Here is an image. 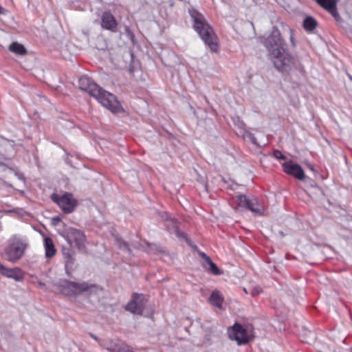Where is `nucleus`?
<instances>
[{"label": "nucleus", "instance_id": "f257e3e1", "mask_svg": "<svg viewBox=\"0 0 352 352\" xmlns=\"http://www.w3.org/2000/svg\"><path fill=\"white\" fill-rule=\"evenodd\" d=\"M78 83L80 89L88 92L111 112L118 113L122 111V108L116 96L104 90L88 76H82L80 77Z\"/></svg>", "mask_w": 352, "mask_h": 352}, {"label": "nucleus", "instance_id": "f03ea898", "mask_svg": "<svg viewBox=\"0 0 352 352\" xmlns=\"http://www.w3.org/2000/svg\"><path fill=\"white\" fill-rule=\"evenodd\" d=\"M188 13L193 21V28L204 43L211 51L217 50V38L212 27L208 23L204 16L195 9H188Z\"/></svg>", "mask_w": 352, "mask_h": 352}, {"label": "nucleus", "instance_id": "7ed1b4c3", "mask_svg": "<svg viewBox=\"0 0 352 352\" xmlns=\"http://www.w3.org/2000/svg\"><path fill=\"white\" fill-rule=\"evenodd\" d=\"M272 56V61L275 68L283 73H288L294 69L300 74L304 72V67L297 56L290 54L287 50H283L278 54Z\"/></svg>", "mask_w": 352, "mask_h": 352}, {"label": "nucleus", "instance_id": "20e7f679", "mask_svg": "<svg viewBox=\"0 0 352 352\" xmlns=\"http://www.w3.org/2000/svg\"><path fill=\"white\" fill-rule=\"evenodd\" d=\"M57 286L60 292L67 296H78L83 292H88L89 294H96L99 289L98 286L95 284H89L85 281L77 283L66 279L60 280Z\"/></svg>", "mask_w": 352, "mask_h": 352}, {"label": "nucleus", "instance_id": "39448f33", "mask_svg": "<svg viewBox=\"0 0 352 352\" xmlns=\"http://www.w3.org/2000/svg\"><path fill=\"white\" fill-rule=\"evenodd\" d=\"M28 243L25 239L17 236L10 239L9 244L5 248L3 256L9 261L14 262L24 254Z\"/></svg>", "mask_w": 352, "mask_h": 352}, {"label": "nucleus", "instance_id": "423d86ee", "mask_svg": "<svg viewBox=\"0 0 352 352\" xmlns=\"http://www.w3.org/2000/svg\"><path fill=\"white\" fill-rule=\"evenodd\" d=\"M263 45L271 56L278 54L280 52L287 48L286 43L281 38L280 33L276 27L273 28L271 34L264 40Z\"/></svg>", "mask_w": 352, "mask_h": 352}, {"label": "nucleus", "instance_id": "0eeeda50", "mask_svg": "<svg viewBox=\"0 0 352 352\" xmlns=\"http://www.w3.org/2000/svg\"><path fill=\"white\" fill-rule=\"evenodd\" d=\"M51 199L67 214L72 212L78 204V201L69 192H65L62 196L53 193L51 195Z\"/></svg>", "mask_w": 352, "mask_h": 352}, {"label": "nucleus", "instance_id": "6e6552de", "mask_svg": "<svg viewBox=\"0 0 352 352\" xmlns=\"http://www.w3.org/2000/svg\"><path fill=\"white\" fill-rule=\"evenodd\" d=\"M65 238L68 244L72 245V243H74L80 252H87L86 237L81 230L69 228L67 230Z\"/></svg>", "mask_w": 352, "mask_h": 352}, {"label": "nucleus", "instance_id": "1a4fd4ad", "mask_svg": "<svg viewBox=\"0 0 352 352\" xmlns=\"http://www.w3.org/2000/svg\"><path fill=\"white\" fill-rule=\"evenodd\" d=\"M228 336L231 340H236L239 345L248 343L250 338L248 330L237 323L234 324L232 329L228 331Z\"/></svg>", "mask_w": 352, "mask_h": 352}, {"label": "nucleus", "instance_id": "9d476101", "mask_svg": "<svg viewBox=\"0 0 352 352\" xmlns=\"http://www.w3.org/2000/svg\"><path fill=\"white\" fill-rule=\"evenodd\" d=\"M161 217L166 221L165 226L168 232L175 234L179 239L188 241L186 234L179 230V222L176 219L171 217L167 212H163Z\"/></svg>", "mask_w": 352, "mask_h": 352}, {"label": "nucleus", "instance_id": "9b49d317", "mask_svg": "<svg viewBox=\"0 0 352 352\" xmlns=\"http://www.w3.org/2000/svg\"><path fill=\"white\" fill-rule=\"evenodd\" d=\"M202 327L204 331V336L201 345L204 346H210L219 338V332L217 331V327L213 324L204 325Z\"/></svg>", "mask_w": 352, "mask_h": 352}, {"label": "nucleus", "instance_id": "f8f14e48", "mask_svg": "<svg viewBox=\"0 0 352 352\" xmlns=\"http://www.w3.org/2000/svg\"><path fill=\"white\" fill-rule=\"evenodd\" d=\"M282 166L283 170L286 173L295 177L299 180H304L305 179L306 177L304 171L299 164H296L290 160L283 163Z\"/></svg>", "mask_w": 352, "mask_h": 352}, {"label": "nucleus", "instance_id": "ddd939ff", "mask_svg": "<svg viewBox=\"0 0 352 352\" xmlns=\"http://www.w3.org/2000/svg\"><path fill=\"white\" fill-rule=\"evenodd\" d=\"M62 252L65 259V272L67 275H70L74 270V264L75 263L74 251L72 249V245L68 244L67 246H63Z\"/></svg>", "mask_w": 352, "mask_h": 352}, {"label": "nucleus", "instance_id": "4468645a", "mask_svg": "<svg viewBox=\"0 0 352 352\" xmlns=\"http://www.w3.org/2000/svg\"><path fill=\"white\" fill-rule=\"evenodd\" d=\"M103 346L104 349L110 352H133L131 346L118 339L105 342Z\"/></svg>", "mask_w": 352, "mask_h": 352}, {"label": "nucleus", "instance_id": "2eb2a0df", "mask_svg": "<svg viewBox=\"0 0 352 352\" xmlns=\"http://www.w3.org/2000/svg\"><path fill=\"white\" fill-rule=\"evenodd\" d=\"M125 309L133 314L141 315L144 311L142 296L134 294L132 300L126 305Z\"/></svg>", "mask_w": 352, "mask_h": 352}, {"label": "nucleus", "instance_id": "dca6fc26", "mask_svg": "<svg viewBox=\"0 0 352 352\" xmlns=\"http://www.w3.org/2000/svg\"><path fill=\"white\" fill-rule=\"evenodd\" d=\"M100 25L102 29L115 32L117 30L118 23L111 12H104L101 16Z\"/></svg>", "mask_w": 352, "mask_h": 352}, {"label": "nucleus", "instance_id": "f3484780", "mask_svg": "<svg viewBox=\"0 0 352 352\" xmlns=\"http://www.w3.org/2000/svg\"><path fill=\"white\" fill-rule=\"evenodd\" d=\"M322 7L324 10L328 11L335 20L338 22L341 21V17L337 11V0H314Z\"/></svg>", "mask_w": 352, "mask_h": 352}, {"label": "nucleus", "instance_id": "a211bd4d", "mask_svg": "<svg viewBox=\"0 0 352 352\" xmlns=\"http://www.w3.org/2000/svg\"><path fill=\"white\" fill-rule=\"evenodd\" d=\"M238 204L239 206L247 208L248 210L255 212L261 213V209L258 208V204L255 199H248L244 195H239L237 197Z\"/></svg>", "mask_w": 352, "mask_h": 352}, {"label": "nucleus", "instance_id": "6ab92c4d", "mask_svg": "<svg viewBox=\"0 0 352 352\" xmlns=\"http://www.w3.org/2000/svg\"><path fill=\"white\" fill-rule=\"evenodd\" d=\"M0 274L8 278H13L16 280H20L23 278L22 272L19 269H8L1 263H0Z\"/></svg>", "mask_w": 352, "mask_h": 352}, {"label": "nucleus", "instance_id": "aec40b11", "mask_svg": "<svg viewBox=\"0 0 352 352\" xmlns=\"http://www.w3.org/2000/svg\"><path fill=\"white\" fill-rule=\"evenodd\" d=\"M44 246L45 250V256L47 258H51L56 254V250L51 238H44Z\"/></svg>", "mask_w": 352, "mask_h": 352}, {"label": "nucleus", "instance_id": "412c9836", "mask_svg": "<svg viewBox=\"0 0 352 352\" xmlns=\"http://www.w3.org/2000/svg\"><path fill=\"white\" fill-rule=\"evenodd\" d=\"M223 300L222 295L217 290H214L209 298L210 303L219 309L222 307Z\"/></svg>", "mask_w": 352, "mask_h": 352}, {"label": "nucleus", "instance_id": "4be33fe9", "mask_svg": "<svg viewBox=\"0 0 352 352\" xmlns=\"http://www.w3.org/2000/svg\"><path fill=\"white\" fill-rule=\"evenodd\" d=\"M300 337L302 338V342L308 344H311L316 340V333L305 327L302 329Z\"/></svg>", "mask_w": 352, "mask_h": 352}, {"label": "nucleus", "instance_id": "5701e85b", "mask_svg": "<svg viewBox=\"0 0 352 352\" xmlns=\"http://www.w3.org/2000/svg\"><path fill=\"white\" fill-rule=\"evenodd\" d=\"M317 25V21L311 16H306L303 21V28L307 31L314 30Z\"/></svg>", "mask_w": 352, "mask_h": 352}, {"label": "nucleus", "instance_id": "b1692460", "mask_svg": "<svg viewBox=\"0 0 352 352\" xmlns=\"http://www.w3.org/2000/svg\"><path fill=\"white\" fill-rule=\"evenodd\" d=\"M9 50L19 55H25L27 50L25 47L17 42H13L8 47Z\"/></svg>", "mask_w": 352, "mask_h": 352}, {"label": "nucleus", "instance_id": "393cba45", "mask_svg": "<svg viewBox=\"0 0 352 352\" xmlns=\"http://www.w3.org/2000/svg\"><path fill=\"white\" fill-rule=\"evenodd\" d=\"M208 266L206 270L214 275H220L223 273L212 261Z\"/></svg>", "mask_w": 352, "mask_h": 352}, {"label": "nucleus", "instance_id": "a878e982", "mask_svg": "<svg viewBox=\"0 0 352 352\" xmlns=\"http://www.w3.org/2000/svg\"><path fill=\"white\" fill-rule=\"evenodd\" d=\"M200 257L204 260L203 267L206 269L207 266L211 263L212 261L211 258L207 256L204 252H199Z\"/></svg>", "mask_w": 352, "mask_h": 352}, {"label": "nucleus", "instance_id": "bb28decb", "mask_svg": "<svg viewBox=\"0 0 352 352\" xmlns=\"http://www.w3.org/2000/svg\"><path fill=\"white\" fill-rule=\"evenodd\" d=\"M117 244L120 249L126 250L129 252H131V250L129 247V244L126 242L122 240L121 239H117Z\"/></svg>", "mask_w": 352, "mask_h": 352}, {"label": "nucleus", "instance_id": "cd10ccee", "mask_svg": "<svg viewBox=\"0 0 352 352\" xmlns=\"http://www.w3.org/2000/svg\"><path fill=\"white\" fill-rule=\"evenodd\" d=\"M273 155L275 158L278 160H285L286 157L278 150H274Z\"/></svg>", "mask_w": 352, "mask_h": 352}, {"label": "nucleus", "instance_id": "c85d7f7f", "mask_svg": "<svg viewBox=\"0 0 352 352\" xmlns=\"http://www.w3.org/2000/svg\"><path fill=\"white\" fill-rule=\"evenodd\" d=\"M251 292L252 296L258 295L260 293L262 292V288L260 286H256L252 289Z\"/></svg>", "mask_w": 352, "mask_h": 352}, {"label": "nucleus", "instance_id": "c756f323", "mask_svg": "<svg viewBox=\"0 0 352 352\" xmlns=\"http://www.w3.org/2000/svg\"><path fill=\"white\" fill-rule=\"evenodd\" d=\"M125 32H126L127 36L129 37V38H130L132 41H133L134 34H133V32L130 30V28L127 26L125 27Z\"/></svg>", "mask_w": 352, "mask_h": 352}, {"label": "nucleus", "instance_id": "7c9ffc66", "mask_svg": "<svg viewBox=\"0 0 352 352\" xmlns=\"http://www.w3.org/2000/svg\"><path fill=\"white\" fill-rule=\"evenodd\" d=\"M246 136L254 144H256V145L258 144L257 142H256V139L254 137V134H252V133L248 132L246 134Z\"/></svg>", "mask_w": 352, "mask_h": 352}, {"label": "nucleus", "instance_id": "2f4dec72", "mask_svg": "<svg viewBox=\"0 0 352 352\" xmlns=\"http://www.w3.org/2000/svg\"><path fill=\"white\" fill-rule=\"evenodd\" d=\"M60 221H61V219L59 217H58V216L54 217L52 219V224L53 226H57Z\"/></svg>", "mask_w": 352, "mask_h": 352}, {"label": "nucleus", "instance_id": "473e14b6", "mask_svg": "<svg viewBox=\"0 0 352 352\" xmlns=\"http://www.w3.org/2000/svg\"><path fill=\"white\" fill-rule=\"evenodd\" d=\"M289 32H290L289 38H290V41H291L292 45L293 47H295L296 46V41H295V39L294 38L293 31H292V29H289Z\"/></svg>", "mask_w": 352, "mask_h": 352}, {"label": "nucleus", "instance_id": "72a5a7b5", "mask_svg": "<svg viewBox=\"0 0 352 352\" xmlns=\"http://www.w3.org/2000/svg\"><path fill=\"white\" fill-rule=\"evenodd\" d=\"M6 10L2 8L1 6H0V14H4L6 12Z\"/></svg>", "mask_w": 352, "mask_h": 352}, {"label": "nucleus", "instance_id": "f704fd0d", "mask_svg": "<svg viewBox=\"0 0 352 352\" xmlns=\"http://www.w3.org/2000/svg\"><path fill=\"white\" fill-rule=\"evenodd\" d=\"M345 341V338H342V342L344 343Z\"/></svg>", "mask_w": 352, "mask_h": 352}, {"label": "nucleus", "instance_id": "c9c22d12", "mask_svg": "<svg viewBox=\"0 0 352 352\" xmlns=\"http://www.w3.org/2000/svg\"><path fill=\"white\" fill-rule=\"evenodd\" d=\"M91 336L93 338L96 339V338L93 334H91Z\"/></svg>", "mask_w": 352, "mask_h": 352}, {"label": "nucleus", "instance_id": "e433bc0d", "mask_svg": "<svg viewBox=\"0 0 352 352\" xmlns=\"http://www.w3.org/2000/svg\"><path fill=\"white\" fill-rule=\"evenodd\" d=\"M280 235H281L282 236H283V232L280 231Z\"/></svg>", "mask_w": 352, "mask_h": 352}, {"label": "nucleus", "instance_id": "4c0bfd02", "mask_svg": "<svg viewBox=\"0 0 352 352\" xmlns=\"http://www.w3.org/2000/svg\"><path fill=\"white\" fill-rule=\"evenodd\" d=\"M318 190H320V193H322V190H320V188H318Z\"/></svg>", "mask_w": 352, "mask_h": 352}, {"label": "nucleus", "instance_id": "58836bf2", "mask_svg": "<svg viewBox=\"0 0 352 352\" xmlns=\"http://www.w3.org/2000/svg\"><path fill=\"white\" fill-rule=\"evenodd\" d=\"M318 190H320V193H322V190H320V188H318Z\"/></svg>", "mask_w": 352, "mask_h": 352}, {"label": "nucleus", "instance_id": "ea45409f", "mask_svg": "<svg viewBox=\"0 0 352 352\" xmlns=\"http://www.w3.org/2000/svg\"><path fill=\"white\" fill-rule=\"evenodd\" d=\"M243 290L245 293H247V290L245 288L243 289Z\"/></svg>", "mask_w": 352, "mask_h": 352}, {"label": "nucleus", "instance_id": "a19ab883", "mask_svg": "<svg viewBox=\"0 0 352 352\" xmlns=\"http://www.w3.org/2000/svg\"><path fill=\"white\" fill-rule=\"evenodd\" d=\"M349 78H350V79L352 80V76H349Z\"/></svg>", "mask_w": 352, "mask_h": 352}]
</instances>
